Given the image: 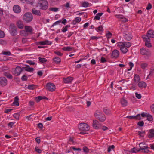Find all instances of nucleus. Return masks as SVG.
<instances>
[{"instance_id":"nucleus-22","label":"nucleus","mask_w":154,"mask_h":154,"mask_svg":"<svg viewBox=\"0 0 154 154\" xmlns=\"http://www.w3.org/2000/svg\"><path fill=\"white\" fill-rule=\"evenodd\" d=\"M138 85L139 88L141 89L145 88L146 86V84L143 81L139 82L138 84Z\"/></svg>"},{"instance_id":"nucleus-27","label":"nucleus","mask_w":154,"mask_h":154,"mask_svg":"<svg viewBox=\"0 0 154 154\" xmlns=\"http://www.w3.org/2000/svg\"><path fill=\"white\" fill-rule=\"evenodd\" d=\"M17 25L20 29H22L24 27V25L22 22L21 21H19L17 22Z\"/></svg>"},{"instance_id":"nucleus-41","label":"nucleus","mask_w":154,"mask_h":154,"mask_svg":"<svg viewBox=\"0 0 154 154\" xmlns=\"http://www.w3.org/2000/svg\"><path fill=\"white\" fill-rule=\"evenodd\" d=\"M26 66L27 67V69L26 70V71L28 72H32L34 70V69L33 68H30V66L29 65H26Z\"/></svg>"},{"instance_id":"nucleus-31","label":"nucleus","mask_w":154,"mask_h":154,"mask_svg":"<svg viewBox=\"0 0 154 154\" xmlns=\"http://www.w3.org/2000/svg\"><path fill=\"white\" fill-rule=\"evenodd\" d=\"M140 78L138 75L135 74L134 78V80L136 83H139Z\"/></svg>"},{"instance_id":"nucleus-7","label":"nucleus","mask_w":154,"mask_h":154,"mask_svg":"<svg viewBox=\"0 0 154 154\" xmlns=\"http://www.w3.org/2000/svg\"><path fill=\"white\" fill-rule=\"evenodd\" d=\"M79 129L81 131H86L89 130V126L86 123H81L79 124Z\"/></svg>"},{"instance_id":"nucleus-48","label":"nucleus","mask_w":154,"mask_h":154,"mask_svg":"<svg viewBox=\"0 0 154 154\" xmlns=\"http://www.w3.org/2000/svg\"><path fill=\"white\" fill-rule=\"evenodd\" d=\"M146 117H147V119L148 120L150 121H151L152 120V117L150 115H148L146 116Z\"/></svg>"},{"instance_id":"nucleus-32","label":"nucleus","mask_w":154,"mask_h":154,"mask_svg":"<svg viewBox=\"0 0 154 154\" xmlns=\"http://www.w3.org/2000/svg\"><path fill=\"white\" fill-rule=\"evenodd\" d=\"M53 60L54 63L57 64L59 63L61 61V59L59 57H55L54 58Z\"/></svg>"},{"instance_id":"nucleus-43","label":"nucleus","mask_w":154,"mask_h":154,"mask_svg":"<svg viewBox=\"0 0 154 154\" xmlns=\"http://www.w3.org/2000/svg\"><path fill=\"white\" fill-rule=\"evenodd\" d=\"M49 10L50 11L56 12L59 10V8H49Z\"/></svg>"},{"instance_id":"nucleus-40","label":"nucleus","mask_w":154,"mask_h":154,"mask_svg":"<svg viewBox=\"0 0 154 154\" xmlns=\"http://www.w3.org/2000/svg\"><path fill=\"white\" fill-rule=\"evenodd\" d=\"M36 85H28L27 88L29 90H33L35 88Z\"/></svg>"},{"instance_id":"nucleus-37","label":"nucleus","mask_w":154,"mask_h":154,"mask_svg":"<svg viewBox=\"0 0 154 154\" xmlns=\"http://www.w3.org/2000/svg\"><path fill=\"white\" fill-rule=\"evenodd\" d=\"M95 29L98 32L103 31V27L102 25L96 28Z\"/></svg>"},{"instance_id":"nucleus-55","label":"nucleus","mask_w":154,"mask_h":154,"mask_svg":"<svg viewBox=\"0 0 154 154\" xmlns=\"http://www.w3.org/2000/svg\"><path fill=\"white\" fill-rule=\"evenodd\" d=\"M89 5V3L87 2H85L82 4V6L84 7H88Z\"/></svg>"},{"instance_id":"nucleus-10","label":"nucleus","mask_w":154,"mask_h":154,"mask_svg":"<svg viewBox=\"0 0 154 154\" xmlns=\"http://www.w3.org/2000/svg\"><path fill=\"white\" fill-rule=\"evenodd\" d=\"M47 89L51 91H53L55 89V85L53 83H49L47 85Z\"/></svg>"},{"instance_id":"nucleus-11","label":"nucleus","mask_w":154,"mask_h":154,"mask_svg":"<svg viewBox=\"0 0 154 154\" xmlns=\"http://www.w3.org/2000/svg\"><path fill=\"white\" fill-rule=\"evenodd\" d=\"M119 55V52L117 50H114L112 51L111 55V57L112 58L116 59L118 58Z\"/></svg>"},{"instance_id":"nucleus-16","label":"nucleus","mask_w":154,"mask_h":154,"mask_svg":"<svg viewBox=\"0 0 154 154\" xmlns=\"http://www.w3.org/2000/svg\"><path fill=\"white\" fill-rule=\"evenodd\" d=\"M151 77H154V66H152L150 68L149 73L146 78V79H149Z\"/></svg>"},{"instance_id":"nucleus-4","label":"nucleus","mask_w":154,"mask_h":154,"mask_svg":"<svg viewBox=\"0 0 154 154\" xmlns=\"http://www.w3.org/2000/svg\"><path fill=\"white\" fill-rule=\"evenodd\" d=\"M139 146L140 149L142 150V152L144 153H148L149 151V147H148L147 145L144 142H142L139 144Z\"/></svg>"},{"instance_id":"nucleus-18","label":"nucleus","mask_w":154,"mask_h":154,"mask_svg":"<svg viewBox=\"0 0 154 154\" xmlns=\"http://www.w3.org/2000/svg\"><path fill=\"white\" fill-rule=\"evenodd\" d=\"M93 128L96 129H98L101 127V125L99 122L96 120H94L93 123Z\"/></svg>"},{"instance_id":"nucleus-29","label":"nucleus","mask_w":154,"mask_h":154,"mask_svg":"<svg viewBox=\"0 0 154 154\" xmlns=\"http://www.w3.org/2000/svg\"><path fill=\"white\" fill-rule=\"evenodd\" d=\"M19 99L18 96H16L14 99V101L13 103V104L15 106H19Z\"/></svg>"},{"instance_id":"nucleus-1","label":"nucleus","mask_w":154,"mask_h":154,"mask_svg":"<svg viewBox=\"0 0 154 154\" xmlns=\"http://www.w3.org/2000/svg\"><path fill=\"white\" fill-rule=\"evenodd\" d=\"M94 115L95 117L101 122H103L106 119V117L104 114L100 110H97Z\"/></svg>"},{"instance_id":"nucleus-17","label":"nucleus","mask_w":154,"mask_h":154,"mask_svg":"<svg viewBox=\"0 0 154 154\" xmlns=\"http://www.w3.org/2000/svg\"><path fill=\"white\" fill-rule=\"evenodd\" d=\"M33 15L38 17L41 15V13L39 10H37L35 8H33L31 11Z\"/></svg>"},{"instance_id":"nucleus-60","label":"nucleus","mask_w":154,"mask_h":154,"mask_svg":"<svg viewBox=\"0 0 154 154\" xmlns=\"http://www.w3.org/2000/svg\"><path fill=\"white\" fill-rule=\"evenodd\" d=\"M136 97L138 99H140L141 98V95L140 94H138L136 92L135 93Z\"/></svg>"},{"instance_id":"nucleus-59","label":"nucleus","mask_w":154,"mask_h":154,"mask_svg":"<svg viewBox=\"0 0 154 154\" xmlns=\"http://www.w3.org/2000/svg\"><path fill=\"white\" fill-rule=\"evenodd\" d=\"M100 61L102 63H105L107 62V60L106 59L103 57H101Z\"/></svg>"},{"instance_id":"nucleus-24","label":"nucleus","mask_w":154,"mask_h":154,"mask_svg":"<svg viewBox=\"0 0 154 154\" xmlns=\"http://www.w3.org/2000/svg\"><path fill=\"white\" fill-rule=\"evenodd\" d=\"M145 42V45L148 47H150L152 46L151 43L150 42V38L143 39Z\"/></svg>"},{"instance_id":"nucleus-3","label":"nucleus","mask_w":154,"mask_h":154,"mask_svg":"<svg viewBox=\"0 0 154 154\" xmlns=\"http://www.w3.org/2000/svg\"><path fill=\"white\" fill-rule=\"evenodd\" d=\"M33 19L32 14L30 12H27L23 16V19L26 23H28L31 21Z\"/></svg>"},{"instance_id":"nucleus-44","label":"nucleus","mask_w":154,"mask_h":154,"mask_svg":"<svg viewBox=\"0 0 154 154\" xmlns=\"http://www.w3.org/2000/svg\"><path fill=\"white\" fill-rule=\"evenodd\" d=\"M39 61L42 63L46 62L47 61V60L44 58H42L40 57H39Z\"/></svg>"},{"instance_id":"nucleus-49","label":"nucleus","mask_w":154,"mask_h":154,"mask_svg":"<svg viewBox=\"0 0 154 154\" xmlns=\"http://www.w3.org/2000/svg\"><path fill=\"white\" fill-rule=\"evenodd\" d=\"M2 54L4 55H6L8 56L10 55L11 53L10 51H4L2 52Z\"/></svg>"},{"instance_id":"nucleus-36","label":"nucleus","mask_w":154,"mask_h":154,"mask_svg":"<svg viewBox=\"0 0 154 154\" xmlns=\"http://www.w3.org/2000/svg\"><path fill=\"white\" fill-rule=\"evenodd\" d=\"M73 48L69 47H64L62 49L65 51H70L72 50Z\"/></svg>"},{"instance_id":"nucleus-12","label":"nucleus","mask_w":154,"mask_h":154,"mask_svg":"<svg viewBox=\"0 0 154 154\" xmlns=\"http://www.w3.org/2000/svg\"><path fill=\"white\" fill-rule=\"evenodd\" d=\"M7 84V79L4 77H0V85L4 86H5Z\"/></svg>"},{"instance_id":"nucleus-57","label":"nucleus","mask_w":154,"mask_h":154,"mask_svg":"<svg viewBox=\"0 0 154 154\" xmlns=\"http://www.w3.org/2000/svg\"><path fill=\"white\" fill-rule=\"evenodd\" d=\"M14 117L17 119H19V114L18 113H15L13 115Z\"/></svg>"},{"instance_id":"nucleus-26","label":"nucleus","mask_w":154,"mask_h":154,"mask_svg":"<svg viewBox=\"0 0 154 154\" xmlns=\"http://www.w3.org/2000/svg\"><path fill=\"white\" fill-rule=\"evenodd\" d=\"M81 18L79 17H77L75 18L74 20H73L72 23V24L73 25H75L76 23H79L81 21Z\"/></svg>"},{"instance_id":"nucleus-9","label":"nucleus","mask_w":154,"mask_h":154,"mask_svg":"<svg viewBox=\"0 0 154 154\" xmlns=\"http://www.w3.org/2000/svg\"><path fill=\"white\" fill-rule=\"evenodd\" d=\"M123 35L125 39L126 40H130L132 38V35L130 32H125L123 33Z\"/></svg>"},{"instance_id":"nucleus-52","label":"nucleus","mask_w":154,"mask_h":154,"mask_svg":"<svg viewBox=\"0 0 154 154\" xmlns=\"http://www.w3.org/2000/svg\"><path fill=\"white\" fill-rule=\"evenodd\" d=\"M144 123L143 121H140L137 123V125L139 126L142 127L144 125Z\"/></svg>"},{"instance_id":"nucleus-28","label":"nucleus","mask_w":154,"mask_h":154,"mask_svg":"<svg viewBox=\"0 0 154 154\" xmlns=\"http://www.w3.org/2000/svg\"><path fill=\"white\" fill-rule=\"evenodd\" d=\"M120 101L121 103L123 106L125 107L127 106L128 104L127 101L124 98H122Z\"/></svg>"},{"instance_id":"nucleus-20","label":"nucleus","mask_w":154,"mask_h":154,"mask_svg":"<svg viewBox=\"0 0 154 154\" xmlns=\"http://www.w3.org/2000/svg\"><path fill=\"white\" fill-rule=\"evenodd\" d=\"M13 10L14 12L17 13H19L21 11V8L18 5H16L14 6Z\"/></svg>"},{"instance_id":"nucleus-46","label":"nucleus","mask_w":154,"mask_h":154,"mask_svg":"<svg viewBox=\"0 0 154 154\" xmlns=\"http://www.w3.org/2000/svg\"><path fill=\"white\" fill-rule=\"evenodd\" d=\"M103 111L104 113L107 115L110 114H111L110 111L106 108L104 109Z\"/></svg>"},{"instance_id":"nucleus-33","label":"nucleus","mask_w":154,"mask_h":154,"mask_svg":"<svg viewBox=\"0 0 154 154\" xmlns=\"http://www.w3.org/2000/svg\"><path fill=\"white\" fill-rule=\"evenodd\" d=\"M20 34L21 35L25 37L28 35V34L26 32V30H21L20 32Z\"/></svg>"},{"instance_id":"nucleus-5","label":"nucleus","mask_w":154,"mask_h":154,"mask_svg":"<svg viewBox=\"0 0 154 154\" xmlns=\"http://www.w3.org/2000/svg\"><path fill=\"white\" fill-rule=\"evenodd\" d=\"M9 29L10 33L12 36H15L17 35V29L14 24H10Z\"/></svg>"},{"instance_id":"nucleus-2","label":"nucleus","mask_w":154,"mask_h":154,"mask_svg":"<svg viewBox=\"0 0 154 154\" xmlns=\"http://www.w3.org/2000/svg\"><path fill=\"white\" fill-rule=\"evenodd\" d=\"M48 3L47 0L39 1L37 4V5L41 9L43 10H46L48 7Z\"/></svg>"},{"instance_id":"nucleus-54","label":"nucleus","mask_w":154,"mask_h":154,"mask_svg":"<svg viewBox=\"0 0 154 154\" xmlns=\"http://www.w3.org/2000/svg\"><path fill=\"white\" fill-rule=\"evenodd\" d=\"M115 148V146L114 145H112L110 146H109L108 149V152H109L111 151V149H113Z\"/></svg>"},{"instance_id":"nucleus-35","label":"nucleus","mask_w":154,"mask_h":154,"mask_svg":"<svg viewBox=\"0 0 154 154\" xmlns=\"http://www.w3.org/2000/svg\"><path fill=\"white\" fill-rule=\"evenodd\" d=\"M121 44L124 45L127 48H129L131 45V43L129 42H120Z\"/></svg>"},{"instance_id":"nucleus-47","label":"nucleus","mask_w":154,"mask_h":154,"mask_svg":"<svg viewBox=\"0 0 154 154\" xmlns=\"http://www.w3.org/2000/svg\"><path fill=\"white\" fill-rule=\"evenodd\" d=\"M42 99V97L41 96H39L36 97L35 98L36 101L37 102H39Z\"/></svg>"},{"instance_id":"nucleus-38","label":"nucleus","mask_w":154,"mask_h":154,"mask_svg":"<svg viewBox=\"0 0 154 154\" xmlns=\"http://www.w3.org/2000/svg\"><path fill=\"white\" fill-rule=\"evenodd\" d=\"M70 27V25H67L65 27H63L62 29V31L63 32H65L66 31L68 30L67 28Z\"/></svg>"},{"instance_id":"nucleus-6","label":"nucleus","mask_w":154,"mask_h":154,"mask_svg":"<svg viewBox=\"0 0 154 154\" xmlns=\"http://www.w3.org/2000/svg\"><path fill=\"white\" fill-rule=\"evenodd\" d=\"M143 39H148L150 38H154V31L152 30H149L148 31L146 35H144L143 36Z\"/></svg>"},{"instance_id":"nucleus-51","label":"nucleus","mask_w":154,"mask_h":154,"mask_svg":"<svg viewBox=\"0 0 154 154\" xmlns=\"http://www.w3.org/2000/svg\"><path fill=\"white\" fill-rule=\"evenodd\" d=\"M5 34L4 31L0 30V38H3L5 37Z\"/></svg>"},{"instance_id":"nucleus-19","label":"nucleus","mask_w":154,"mask_h":154,"mask_svg":"<svg viewBox=\"0 0 154 154\" xmlns=\"http://www.w3.org/2000/svg\"><path fill=\"white\" fill-rule=\"evenodd\" d=\"M140 53L142 55H149L150 54V52L148 50H146L144 48H142L140 49Z\"/></svg>"},{"instance_id":"nucleus-15","label":"nucleus","mask_w":154,"mask_h":154,"mask_svg":"<svg viewBox=\"0 0 154 154\" xmlns=\"http://www.w3.org/2000/svg\"><path fill=\"white\" fill-rule=\"evenodd\" d=\"M2 70L3 72V75L4 76L10 79H13V76L11 74L9 73V70L6 72L5 71V69L4 68H3Z\"/></svg>"},{"instance_id":"nucleus-62","label":"nucleus","mask_w":154,"mask_h":154,"mask_svg":"<svg viewBox=\"0 0 154 154\" xmlns=\"http://www.w3.org/2000/svg\"><path fill=\"white\" fill-rule=\"evenodd\" d=\"M129 66H130V68L129 69H128V71H130V70H131V69H132V67L134 66V64H133V63L132 62H130L129 63Z\"/></svg>"},{"instance_id":"nucleus-23","label":"nucleus","mask_w":154,"mask_h":154,"mask_svg":"<svg viewBox=\"0 0 154 154\" xmlns=\"http://www.w3.org/2000/svg\"><path fill=\"white\" fill-rule=\"evenodd\" d=\"M148 137L149 138L154 137V129H151L149 130Z\"/></svg>"},{"instance_id":"nucleus-30","label":"nucleus","mask_w":154,"mask_h":154,"mask_svg":"<svg viewBox=\"0 0 154 154\" xmlns=\"http://www.w3.org/2000/svg\"><path fill=\"white\" fill-rule=\"evenodd\" d=\"M51 43L52 42H51L48 40L40 41L39 42V44L42 45H51Z\"/></svg>"},{"instance_id":"nucleus-14","label":"nucleus","mask_w":154,"mask_h":154,"mask_svg":"<svg viewBox=\"0 0 154 154\" xmlns=\"http://www.w3.org/2000/svg\"><path fill=\"white\" fill-rule=\"evenodd\" d=\"M25 29L26 32L29 34L32 35L33 34V28L31 26H25Z\"/></svg>"},{"instance_id":"nucleus-58","label":"nucleus","mask_w":154,"mask_h":154,"mask_svg":"<svg viewBox=\"0 0 154 154\" xmlns=\"http://www.w3.org/2000/svg\"><path fill=\"white\" fill-rule=\"evenodd\" d=\"M112 36V34L109 32H108V33L106 34V37L107 39L110 38Z\"/></svg>"},{"instance_id":"nucleus-50","label":"nucleus","mask_w":154,"mask_h":154,"mask_svg":"<svg viewBox=\"0 0 154 154\" xmlns=\"http://www.w3.org/2000/svg\"><path fill=\"white\" fill-rule=\"evenodd\" d=\"M3 14V10L2 8H0V22L1 21V18Z\"/></svg>"},{"instance_id":"nucleus-45","label":"nucleus","mask_w":154,"mask_h":154,"mask_svg":"<svg viewBox=\"0 0 154 154\" xmlns=\"http://www.w3.org/2000/svg\"><path fill=\"white\" fill-rule=\"evenodd\" d=\"M139 135L142 137H143L145 133V131H139L138 132Z\"/></svg>"},{"instance_id":"nucleus-13","label":"nucleus","mask_w":154,"mask_h":154,"mask_svg":"<svg viewBox=\"0 0 154 154\" xmlns=\"http://www.w3.org/2000/svg\"><path fill=\"white\" fill-rule=\"evenodd\" d=\"M121 52L123 54L126 53L128 51V49L124 45L121 44L120 42L118 44Z\"/></svg>"},{"instance_id":"nucleus-56","label":"nucleus","mask_w":154,"mask_h":154,"mask_svg":"<svg viewBox=\"0 0 154 154\" xmlns=\"http://www.w3.org/2000/svg\"><path fill=\"white\" fill-rule=\"evenodd\" d=\"M26 63L29 64L30 65H34L35 64V63L34 62H32L31 60H28L26 61Z\"/></svg>"},{"instance_id":"nucleus-61","label":"nucleus","mask_w":154,"mask_h":154,"mask_svg":"<svg viewBox=\"0 0 154 154\" xmlns=\"http://www.w3.org/2000/svg\"><path fill=\"white\" fill-rule=\"evenodd\" d=\"M61 23V20L57 21L53 23L52 25V26H54L56 25L59 24L60 23Z\"/></svg>"},{"instance_id":"nucleus-34","label":"nucleus","mask_w":154,"mask_h":154,"mask_svg":"<svg viewBox=\"0 0 154 154\" xmlns=\"http://www.w3.org/2000/svg\"><path fill=\"white\" fill-rule=\"evenodd\" d=\"M103 14V13H97L95 16L94 20H98L100 19V17Z\"/></svg>"},{"instance_id":"nucleus-64","label":"nucleus","mask_w":154,"mask_h":154,"mask_svg":"<svg viewBox=\"0 0 154 154\" xmlns=\"http://www.w3.org/2000/svg\"><path fill=\"white\" fill-rule=\"evenodd\" d=\"M35 151L39 153H41L42 152V150L38 147L35 148Z\"/></svg>"},{"instance_id":"nucleus-42","label":"nucleus","mask_w":154,"mask_h":154,"mask_svg":"<svg viewBox=\"0 0 154 154\" xmlns=\"http://www.w3.org/2000/svg\"><path fill=\"white\" fill-rule=\"evenodd\" d=\"M83 152L86 154H87L89 152V149L86 146H84L83 148Z\"/></svg>"},{"instance_id":"nucleus-21","label":"nucleus","mask_w":154,"mask_h":154,"mask_svg":"<svg viewBox=\"0 0 154 154\" xmlns=\"http://www.w3.org/2000/svg\"><path fill=\"white\" fill-rule=\"evenodd\" d=\"M126 118L130 119H134L135 120H140L141 117L140 114H138L136 116H128Z\"/></svg>"},{"instance_id":"nucleus-63","label":"nucleus","mask_w":154,"mask_h":154,"mask_svg":"<svg viewBox=\"0 0 154 154\" xmlns=\"http://www.w3.org/2000/svg\"><path fill=\"white\" fill-rule=\"evenodd\" d=\"M54 53L58 55L61 56L63 55V54L59 51H54Z\"/></svg>"},{"instance_id":"nucleus-53","label":"nucleus","mask_w":154,"mask_h":154,"mask_svg":"<svg viewBox=\"0 0 154 154\" xmlns=\"http://www.w3.org/2000/svg\"><path fill=\"white\" fill-rule=\"evenodd\" d=\"M21 79L22 81H27V77L26 75H23L21 77Z\"/></svg>"},{"instance_id":"nucleus-8","label":"nucleus","mask_w":154,"mask_h":154,"mask_svg":"<svg viewBox=\"0 0 154 154\" xmlns=\"http://www.w3.org/2000/svg\"><path fill=\"white\" fill-rule=\"evenodd\" d=\"M22 72V69L21 67L19 66H17L14 69L12 70L13 74L15 76H19Z\"/></svg>"},{"instance_id":"nucleus-25","label":"nucleus","mask_w":154,"mask_h":154,"mask_svg":"<svg viewBox=\"0 0 154 154\" xmlns=\"http://www.w3.org/2000/svg\"><path fill=\"white\" fill-rule=\"evenodd\" d=\"M73 78L72 77H69L63 79V81L65 83H71L73 80Z\"/></svg>"},{"instance_id":"nucleus-39","label":"nucleus","mask_w":154,"mask_h":154,"mask_svg":"<svg viewBox=\"0 0 154 154\" xmlns=\"http://www.w3.org/2000/svg\"><path fill=\"white\" fill-rule=\"evenodd\" d=\"M148 65V64L146 63H143L141 64L140 66L142 69H145L147 66Z\"/></svg>"}]
</instances>
